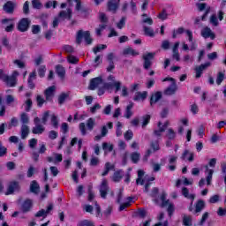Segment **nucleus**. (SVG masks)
<instances>
[{"label":"nucleus","instance_id":"f257e3e1","mask_svg":"<svg viewBox=\"0 0 226 226\" xmlns=\"http://www.w3.org/2000/svg\"><path fill=\"white\" fill-rule=\"evenodd\" d=\"M73 4H76L77 11H80L82 10V5L80 4V0H68L67 3H63L60 5V8L63 10L59 12L58 17H56L53 20V27H57L59 26L60 20H70L72 19L73 12L72 11V7ZM66 8V10H64Z\"/></svg>","mask_w":226,"mask_h":226},{"label":"nucleus","instance_id":"f03ea898","mask_svg":"<svg viewBox=\"0 0 226 226\" xmlns=\"http://www.w3.org/2000/svg\"><path fill=\"white\" fill-rule=\"evenodd\" d=\"M158 194V188H154L151 193V197L154 198V201L157 206H161V207H167L169 216H172L174 215V211H176V207L170 203V201L166 200L167 194L162 192L158 199H156V195Z\"/></svg>","mask_w":226,"mask_h":226},{"label":"nucleus","instance_id":"7ed1b4c3","mask_svg":"<svg viewBox=\"0 0 226 226\" xmlns=\"http://www.w3.org/2000/svg\"><path fill=\"white\" fill-rule=\"evenodd\" d=\"M108 80L109 81V83H106L102 85L103 88H99L98 90V95L102 96V94H105V89L110 90L113 87L116 89V93L121 89V81H116V78L114 76H109L108 78Z\"/></svg>","mask_w":226,"mask_h":226},{"label":"nucleus","instance_id":"20e7f679","mask_svg":"<svg viewBox=\"0 0 226 226\" xmlns=\"http://www.w3.org/2000/svg\"><path fill=\"white\" fill-rule=\"evenodd\" d=\"M216 166V158H212L208 162V165L205 166V176L207 186H211V181H213V174H215L214 167ZM209 167H212L209 168Z\"/></svg>","mask_w":226,"mask_h":226},{"label":"nucleus","instance_id":"39448f33","mask_svg":"<svg viewBox=\"0 0 226 226\" xmlns=\"http://www.w3.org/2000/svg\"><path fill=\"white\" fill-rule=\"evenodd\" d=\"M144 176V171L142 170H138V179L136 181L137 185H145V192H148L149 186H151V183L149 181H153L154 177H150L147 179V177H145V179H142V177Z\"/></svg>","mask_w":226,"mask_h":226},{"label":"nucleus","instance_id":"423d86ee","mask_svg":"<svg viewBox=\"0 0 226 226\" xmlns=\"http://www.w3.org/2000/svg\"><path fill=\"white\" fill-rule=\"evenodd\" d=\"M162 82H170V86L166 88L165 94H168L169 96L174 94L176 91H177V85L176 84V79L170 77H167L162 79Z\"/></svg>","mask_w":226,"mask_h":226},{"label":"nucleus","instance_id":"0eeeda50","mask_svg":"<svg viewBox=\"0 0 226 226\" xmlns=\"http://www.w3.org/2000/svg\"><path fill=\"white\" fill-rule=\"evenodd\" d=\"M186 36L188 38V41H190V45L188 47V44H185V42L182 44L183 50H195L197 49V43L193 41V33L192 31L187 30Z\"/></svg>","mask_w":226,"mask_h":226},{"label":"nucleus","instance_id":"6e6552de","mask_svg":"<svg viewBox=\"0 0 226 226\" xmlns=\"http://www.w3.org/2000/svg\"><path fill=\"white\" fill-rule=\"evenodd\" d=\"M17 77H19V72L14 71L11 76L4 75L3 79L7 84V86L13 87L17 86Z\"/></svg>","mask_w":226,"mask_h":226},{"label":"nucleus","instance_id":"1a4fd4ad","mask_svg":"<svg viewBox=\"0 0 226 226\" xmlns=\"http://www.w3.org/2000/svg\"><path fill=\"white\" fill-rule=\"evenodd\" d=\"M82 40H85V41H87V45H91V43L93 42V39H91V34L87 31V32H82V31L78 32L77 43H81Z\"/></svg>","mask_w":226,"mask_h":226},{"label":"nucleus","instance_id":"9d476101","mask_svg":"<svg viewBox=\"0 0 226 226\" xmlns=\"http://www.w3.org/2000/svg\"><path fill=\"white\" fill-rule=\"evenodd\" d=\"M34 123L35 126L33 128L32 132L34 133V135H41L43 132H45V127L43 125L40 124V118L35 117L34 120Z\"/></svg>","mask_w":226,"mask_h":226},{"label":"nucleus","instance_id":"9b49d317","mask_svg":"<svg viewBox=\"0 0 226 226\" xmlns=\"http://www.w3.org/2000/svg\"><path fill=\"white\" fill-rule=\"evenodd\" d=\"M170 122L169 121H166L164 122L163 124L162 122H159L158 123V130H155L154 132V135L155 137H162L163 132H165V130H167V127L170 125Z\"/></svg>","mask_w":226,"mask_h":226},{"label":"nucleus","instance_id":"f8f14e48","mask_svg":"<svg viewBox=\"0 0 226 226\" xmlns=\"http://www.w3.org/2000/svg\"><path fill=\"white\" fill-rule=\"evenodd\" d=\"M33 200L26 199L21 203L20 209L22 213H29L33 209Z\"/></svg>","mask_w":226,"mask_h":226},{"label":"nucleus","instance_id":"ddd939ff","mask_svg":"<svg viewBox=\"0 0 226 226\" xmlns=\"http://www.w3.org/2000/svg\"><path fill=\"white\" fill-rule=\"evenodd\" d=\"M20 190V184L17 181H12L9 184L7 192L5 195H11L14 192H19Z\"/></svg>","mask_w":226,"mask_h":226},{"label":"nucleus","instance_id":"4468645a","mask_svg":"<svg viewBox=\"0 0 226 226\" xmlns=\"http://www.w3.org/2000/svg\"><path fill=\"white\" fill-rule=\"evenodd\" d=\"M31 24V21L27 18L22 19L19 24H18V29L19 31H21V33L26 32L27 29H29V25Z\"/></svg>","mask_w":226,"mask_h":226},{"label":"nucleus","instance_id":"2eb2a0df","mask_svg":"<svg viewBox=\"0 0 226 226\" xmlns=\"http://www.w3.org/2000/svg\"><path fill=\"white\" fill-rule=\"evenodd\" d=\"M103 79H102V78H94L90 81L89 89L93 91L94 89H97V87H103Z\"/></svg>","mask_w":226,"mask_h":226},{"label":"nucleus","instance_id":"dca6fc26","mask_svg":"<svg viewBox=\"0 0 226 226\" xmlns=\"http://www.w3.org/2000/svg\"><path fill=\"white\" fill-rule=\"evenodd\" d=\"M201 36H203V38H210L211 40H215V33L207 26L201 30Z\"/></svg>","mask_w":226,"mask_h":226},{"label":"nucleus","instance_id":"f3484780","mask_svg":"<svg viewBox=\"0 0 226 226\" xmlns=\"http://www.w3.org/2000/svg\"><path fill=\"white\" fill-rule=\"evenodd\" d=\"M53 209L52 205H49L47 209H41L38 211L35 215L36 218H47V215H49Z\"/></svg>","mask_w":226,"mask_h":226},{"label":"nucleus","instance_id":"a211bd4d","mask_svg":"<svg viewBox=\"0 0 226 226\" xmlns=\"http://www.w3.org/2000/svg\"><path fill=\"white\" fill-rule=\"evenodd\" d=\"M3 24L5 26V31H7V33H11V31H13V27L15 26V22L13 21V19H3Z\"/></svg>","mask_w":226,"mask_h":226},{"label":"nucleus","instance_id":"6ab92c4d","mask_svg":"<svg viewBox=\"0 0 226 226\" xmlns=\"http://www.w3.org/2000/svg\"><path fill=\"white\" fill-rule=\"evenodd\" d=\"M143 57L145 59L144 68L146 70H147V68H149V66H151V61H153V57H154V54L147 53V55H144Z\"/></svg>","mask_w":226,"mask_h":226},{"label":"nucleus","instance_id":"aec40b11","mask_svg":"<svg viewBox=\"0 0 226 226\" xmlns=\"http://www.w3.org/2000/svg\"><path fill=\"white\" fill-rule=\"evenodd\" d=\"M177 186H181V185H185V186H188L189 185H193V178H186L183 177L182 178L177 181Z\"/></svg>","mask_w":226,"mask_h":226},{"label":"nucleus","instance_id":"412c9836","mask_svg":"<svg viewBox=\"0 0 226 226\" xmlns=\"http://www.w3.org/2000/svg\"><path fill=\"white\" fill-rule=\"evenodd\" d=\"M54 93H56V87L55 86L48 87L44 92V94L46 96V100H48V101L52 100V98L54 97Z\"/></svg>","mask_w":226,"mask_h":226},{"label":"nucleus","instance_id":"4be33fe9","mask_svg":"<svg viewBox=\"0 0 226 226\" xmlns=\"http://www.w3.org/2000/svg\"><path fill=\"white\" fill-rule=\"evenodd\" d=\"M109 190V186L107 185V180H102L100 187V193L102 199L107 197V191Z\"/></svg>","mask_w":226,"mask_h":226},{"label":"nucleus","instance_id":"5701e85b","mask_svg":"<svg viewBox=\"0 0 226 226\" xmlns=\"http://www.w3.org/2000/svg\"><path fill=\"white\" fill-rule=\"evenodd\" d=\"M172 57L176 59V61H180L181 57L179 56V42H176L172 48Z\"/></svg>","mask_w":226,"mask_h":226},{"label":"nucleus","instance_id":"b1692460","mask_svg":"<svg viewBox=\"0 0 226 226\" xmlns=\"http://www.w3.org/2000/svg\"><path fill=\"white\" fill-rule=\"evenodd\" d=\"M208 66H211L210 63H206L199 67H196V79H200V77L202 75V72H204L206 68H208Z\"/></svg>","mask_w":226,"mask_h":226},{"label":"nucleus","instance_id":"393cba45","mask_svg":"<svg viewBox=\"0 0 226 226\" xmlns=\"http://www.w3.org/2000/svg\"><path fill=\"white\" fill-rule=\"evenodd\" d=\"M193 152L190 150L184 151L181 159L182 160H187V162H193Z\"/></svg>","mask_w":226,"mask_h":226},{"label":"nucleus","instance_id":"a878e982","mask_svg":"<svg viewBox=\"0 0 226 226\" xmlns=\"http://www.w3.org/2000/svg\"><path fill=\"white\" fill-rule=\"evenodd\" d=\"M147 98V92H138L134 96L135 102H144Z\"/></svg>","mask_w":226,"mask_h":226},{"label":"nucleus","instance_id":"bb28decb","mask_svg":"<svg viewBox=\"0 0 226 226\" xmlns=\"http://www.w3.org/2000/svg\"><path fill=\"white\" fill-rule=\"evenodd\" d=\"M123 176H124V173L123 172V170H117L113 174V176L111 177V179L115 183H119V181L123 179Z\"/></svg>","mask_w":226,"mask_h":226},{"label":"nucleus","instance_id":"cd10ccee","mask_svg":"<svg viewBox=\"0 0 226 226\" xmlns=\"http://www.w3.org/2000/svg\"><path fill=\"white\" fill-rule=\"evenodd\" d=\"M197 7L200 11H204V10H206V13L201 18V20H206V17L207 13H209V8L207 7L206 4H197Z\"/></svg>","mask_w":226,"mask_h":226},{"label":"nucleus","instance_id":"c85d7f7f","mask_svg":"<svg viewBox=\"0 0 226 226\" xmlns=\"http://www.w3.org/2000/svg\"><path fill=\"white\" fill-rule=\"evenodd\" d=\"M119 0H110L109 3H108V8L109 10V11H116V10H117L119 4Z\"/></svg>","mask_w":226,"mask_h":226},{"label":"nucleus","instance_id":"c756f323","mask_svg":"<svg viewBox=\"0 0 226 226\" xmlns=\"http://www.w3.org/2000/svg\"><path fill=\"white\" fill-rule=\"evenodd\" d=\"M49 162L52 163H59L63 162V155L61 154H54L51 157H49Z\"/></svg>","mask_w":226,"mask_h":226},{"label":"nucleus","instance_id":"7c9ffc66","mask_svg":"<svg viewBox=\"0 0 226 226\" xmlns=\"http://www.w3.org/2000/svg\"><path fill=\"white\" fill-rule=\"evenodd\" d=\"M162 98V93L161 92H155L152 94L150 99V105L154 106L156 102L161 100Z\"/></svg>","mask_w":226,"mask_h":226},{"label":"nucleus","instance_id":"2f4dec72","mask_svg":"<svg viewBox=\"0 0 226 226\" xmlns=\"http://www.w3.org/2000/svg\"><path fill=\"white\" fill-rule=\"evenodd\" d=\"M176 162H177V155H170L169 157V170H176V165H174V163H176Z\"/></svg>","mask_w":226,"mask_h":226},{"label":"nucleus","instance_id":"473e14b6","mask_svg":"<svg viewBox=\"0 0 226 226\" xmlns=\"http://www.w3.org/2000/svg\"><path fill=\"white\" fill-rule=\"evenodd\" d=\"M123 54L124 56H139V51L128 47L124 49Z\"/></svg>","mask_w":226,"mask_h":226},{"label":"nucleus","instance_id":"72a5a7b5","mask_svg":"<svg viewBox=\"0 0 226 226\" xmlns=\"http://www.w3.org/2000/svg\"><path fill=\"white\" fill-rule=\"evenodd\" d=\"M4 10L6 11V13H13V10H15V4L11 2H7L4 5Z\"/></svg>","mask_w":226,"mask_h":226},{"label":"nucleus","instance_id":"f704fd0d","mask_svg":"<svg viewBox=\"0 0 226 226\" xmlns=\"http://www.w3.org/2000/svg\"><path fill=\"white\" fill-rule=\"evenodd\" d=\"M182 194L184 195V197H185V199H190L192 200V204H193V200L195 199V195L194 194H190L188 192V189L186 187H184L182 189Z\"/></svg>","mask_w":226,"mask_h":226},{"label":"nucleus","instance_id":"c9c22d12","mask_svg":"<svg viewBox=\"0 0 226 226\" xmlns=\"http://www.w3.org/2000/svg\"><path fill=\"white\" fill-rule=\"evenodd\" d=\"M30 191L32 192V193H38V192H40V185H38V183H36V181H33L31 183Z\"/></svg>","mask_w":226,"mask_h":226},{"label":"nucleus","instance_id":"e433bc0d","mask_svg":"<svg viewBox=\"0 0 226 226\" xmlns=\"http://www.w3.org/2000/svg\"><path fill=\"white\" fill-rule=\"evenodd\" d=\"M187 31L188 30H185V28H183V27H179V28L173 31L172 37L173 38H177L178 36H181V34H183V33H185V34H186Z\"/></svg>","mask_w":226,"mask_h":226},{"label":"nucleus","instance_id":"4c0bfd02","mask_svg":"<svg viewBox=\"0 0 226 226\" xmlns=\"http://www.w3.org/2000/svg\"><path fill=\"white\" fill-rule=\"evenodd\" d=\"M29 135V127L26 124L21 126V139H26Z\"/></svg>","mask_w":226,"mask_h":226},{"label":"nucleus","instance_id":"58836bf2","mask_svg":"<svg viewBox=\"0 0 226 226\" xmlns=\"http://www.w3.org/2000/svg\"><path fill=\"white\" fill-rule=\"evenodd\" d=\"M132 109H133V104L132 103L126 107L124 117H126L127 119H130L131 116H133Z\"/></svg>","mask_w":226,"mask_h":226},{"label":"nucleus","instance_id":"ea45409f","mask_svg":"<svg viewBox=\"0 0 226 226\" xmlns=\"http://www.w3.org/2000/svg\"><path fill=\"white\" fill-rule=\"evenodd\" d=\"M143 29H144V33L147 36H150L151 38H153V36H154V30H153V28L144 26Z\"/></svg>","mask_w":226,"mask_h":226},{"label":"nucleus","instance_id":"a19ab883","mask_svg":"<svg viewBox=\"0 0 226 226\" xmlns=\"http://www.w3.org/2000/svg\"><path fill=\"white\" fill-rule=\"evenodd\" d=\"M142 24H147L148 26H153V19L150 17H147V14L142 15V19H141Z\"/></svg>","mask_w":226,"mask_h":226},{"label":"nucleus","instance_id":"79ce46f5","mask_svg":"<svg viewBox=\"0 0 226 226\" xmlns=\"http://www.w3.org/2000/svg\"><path fill=\"white\" fill-rule=\"evenodd\" d=\"M132 200H133V199L132 198H127L126 201L123 204L120 205V211H124V209H126V207H129V206H131L132 204Z\"/></svg>","mask_w":226,"mask_h":226},{"label":"nucleus","instance_id":"37998d69","mask_svg":"<svg viewBox=\"0 0 226 226\" xmlns=\"http://www.w3.org/2000/svg\"><path fill=\"white\" fill-rule=\"evenodd\" d=\"M102 149L105 152V154H107V153H110V151L114 149V146L110 143H103Z\"/></svg>","mask_w":226,"mask_h":226},{"label":"nucleus","instance_id":"c03bdc74","mask_svg":"<svg viewBox=\"0 0 226 226\" xmlns=\"http://www.w3.org/2000/svg\"><path fill=\"white\" fill-rule=\"evenodd\" d=\"M142 128H146L147 124H149V121H151V116L150 115H145L142 117Z\"/></svg>","mask_w":226,"mask_h":226},{"label":"nucleus","instance_id":"a18cd8bd","mask_svg":"<svg viewBox=\"0 0 226 226\" xmlns=\"http://www.w3.org/2000/svg\"><path fill=\"white\" fill-rule=\"evenodd\" d=\"M166 137L170 140H174V139H176V132H174L172 128L168 129L166 132Z\"/></svg>","mask_w":226,"mask_h":226},{"label":"nucleus","instance_id":"49530a36","mask_svg":"<svg viewBox=\"0 0 226 226\" xmlns=\"http://www.w3.org/2000/svg\"><path fill=\"white\" fill-rule=\"evenodd\" d=\"M34 79H36V72H32L28 79V86L30 89L34 88V84H33V80H34Z\"/></svg>","mask_w":226,"mask_h":226},{"label":"nucleus","instance_id":"de8ad7c7","mask_svg":"<svg viewBox=\"0 0 226 226\" xmlns=\"http://www.w3.org/2000/svg\"><path fill=\"white\" fill-rule=\"evenodd\" d=\"M56 73L58 75V77H64L66 71L64 70V67H63L62 65H57L56 66Z\"/></svg>","mask_w":226,"mask_h":226},{"label":"nucleus","instance_id":"09e8293b","mask_svg":"<svg viewBox=\"0 0 226 226\" xmlns=\"http://www.w3.org/2000/svg\"><path fill=\"white\" fill-rule=\"evenodd\" d=\"M206 204L202 200H199L196 204L195 213H200L204 209Z\"/></svg>","mask_w":226,"mask_h":226},{"label":"nucleus","instance_id":"8fccbe9b","mask_svg":"<svg viewBox=\"0 0 226 226\" xmlns=\"http://www.w3.org/2000/svg\"><path fill=\"white\" fill-rule=\"evenodd\" d=\"M107 49V45L105 44H98L93 49L94 54H98V52H102V50H105Z\"/></svg>","mask_w":226,"mask_h":226},{"label":"nucleus","instance_id":"3c124183","mask_svg":"<svg viewBox=\"0 0 226 226\" xmlns=\"http://www.w3.org/2000/svg\"><path fill=\"white\" fill-rule=\"evenodd\" d=\"M67 61L71 64H77V63H79V57H77V56H75L73 55H69L67 56Z\"/></svg>","mask_w":226,"mask_h":226},{"label":"nucleus","instance_id":"603ef678","mask_svg":"<svg viewBox=\"0 0 226 226\" xmlns=\"http://www.w3.org/2000/svg\"><path fill=\"white\" fill-rule=\"evenodd\" d=\"M131 160L132 163H137L140 160V154L134 152L131 154Z\"/></svg>","mask_w":226,"mask_h":226},{"label":"nucleus","instance_id":"864d4df0","mask_svg":"<svg viewBox=\"0 0 226 226\" xmlns=\"http://www.w3.org/2000/svg\"><path fill=\"white\" fill-rule=\"evenodd\" d=\"M50 117V111H45L41 116V123L42 124H47L49 121V117Z\"/></svg>","mask_w":226,"mask_h":226},{"label":"nucleus","instance_id":"5fc2aeb1","mask_svg":"<svg viewBox=\"0 0 226 226\" xmlns=\"http://www.w3.org/2000/svg\"><path fill=\"white\" fill-rule=\"evenodd\" d=\"M50 119H51V124L54 128H57L58 124H59V122L57 120V117L54 114H52L50 116Z\"/></svg>","mask_w":226,"mask_h":226},{"label":"nucleus","instance_id":"6e6d98bb","mask_svg":"<svg viewBox=\"0 0 226 226\" xmlns=\"http://www.w3.org/2000/svg\"><path fill=\"white\" fill-rule=\"evenodd\" d=\"M114 169V164H111L109 162H107L105 164V170L104 172L102 173V176H107V174H109V170H112Z\"/></svg>","mask_w":226,"mask_h":226},{"label":"nucleus","instance_id":"4d7b16f0","mask_svg":"<svg viewBox=\"0 0 226 226\" xmlns=\"http://www.w3.org/2000/svg\"><path fill=\"white\" fill-rule=\"evenodd\" d=\"M94 123H95L94 118H89V119L87 121V130H93V128H94Z\"/></svg>","mask_w":226,"mask_h":226},{"label":"nucleus","instance_id":"13d9d810","mask_svg":"<svg viewBox=\"0 0 226 226\" xmlns=\"http://www.w3.org/2000/svg\"><path fill=\"white\" fill-rule=\"evenodd\" d=\"M224 79H225V74H223L222 72H219L216 79V84L220 86V84L223 82Z\"/></svg>","mask_w":226,"mask_h":226},{"label":"nucleus","instance_id":"bf43d9fd","mask_svg":"<svg viewBox=\"0 0 226 226\" xmlns=\"http://www.w3.org/2000/svg\"><path fill=\"white\" fill-rule=\"evenodd\" d=\"M183 223L185 226H190L192 225V217L188 215H185L183 219Z\"/></svg>","mask_w":226,"mask_h":226},{"label":"nucleus","instance_id":"052dcab7","mask_svg":"<svg viewBox=\"0 0 226 226\" xmlns=\"http://www.w3.org/2000/svg\"><path fill=\"white\" fill-rule=\"evenodd\" d=\"M20 121L21 123H23V124H27V123H29V117L27 116V114H21Z\"/></svg>","mask_w":226,"mask_h":226},{"label":"nucleus","instance_id":"680f3d73","mask_svg":"<svg viewBox=\"0 0 226 226\" xmlns=\"http://www.w3.org/2000/svg\"><path fill=\"white\" fill-rule=\"evenodd\" d=\"M32 6L33 8H35V10H40V8H41L42 5L40 0H33Z\"/></svg>","mask_w":226,"mask_h":226},{"label":"nucleus","instance_id":"e2e57ef3","mask_svg":"<svg viewBox=\"0 0 226 226\" xmlns=\"http://www.w3.org/2000/svg\"><path fill=\"white\" fill-rule=\"evenodd\" d=\"M126 25V19L124 18H122L118 23H117V27L118 29H123L124 26Z\"/></svg>","mask_w":226,"mask_h":226},{"label":"nucleus","instance_id":"0e129e2a","mask_svg":"<svg viewBox=\"0 0 226 226\" xmlns=\"http://www.w3.org/2000/svg\"><path fill=\"white\" fill-rule=\"evenodd\" d=\"M99 20L102 22L103 24H106L108 22L109 19L107 18V15L103 12L99 13Z\"/></svg>","mask_w":226,"mask_h":226},{"label":"nucleus","instance_id":"69168bd1","mask_svg":"<svg viewBox=\"0 0 226 226\" xmlns=\"http://www.w3.org/2000/svg\"><path fill=\"white\" fill-rule=\"evenodd\" d=\"M210 24H212V26H218V18H216V15L214 14L210 17Z\"/></svg>","mask_w":226,"mask_h":226},{"label":"nucleus","instance_id":"338daca9","mask_svg":"<svg viewBox=\"0 0 226 226\" xmlns=\"http://www.w3.org/2000/svg\"><path fill=\"white\" fill-rule=\"evenodd\" d=\"M57 6V2L56 1H49L46 3L45 7L46 8H56Z\"/></svg>","mask_w":226,"mask_h":226},{"label":"nucleus","instance_id":"774afa93","mask_svg":"<svg viewBox=\"0 0 226 226\" xmlns=\"http://www.w3.org/2000/svg\"><path fill=\"white\" fill-rule=\"evenodd\" d=\"M79 225L80 226H93V222L89 221V220H84V221H81L79 222Z\"/></svg>","mask_w":226,"mask_h":226}]
</instances>
